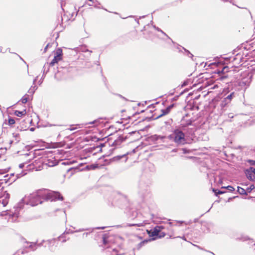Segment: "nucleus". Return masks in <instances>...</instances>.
<instances>
[{"mask_svg": "<svg viewBox=\"0 0 255 255\" xmlns=\"http://www.w3.org/2000/svg\"><path fill=\"white\" fill-rule=\"evenodd\" d=\"M63 200L62 196L58 192H51L46 190H39L28 195H26L16 204L11 211L12 216L17 218L23 212L25 205L31 206L41 204L43 201Z\"/></svg>", "mask_w": 255, "mask_h": 255, "instance_id": "f257e3e1", "label": "nucleus"}, {"mask_svg": "<svg viewBox=\"0 0 255 255\" xmlns=\"http://www.w3.org/2000/svg\"><path fill=\"white\" fill-rule=\"evenodd\" d=\"M169 138L178 144H183L186 142L185 134L179 129L174 130L173 132L169 136Z\"/></svg>", "mask_w": 255, "mask_h": 255, "instance_id": "f03ea898", "label": "nucleus"}, {"mask_svg": "<svg viewBox=\"0 0 255 255\" xmlns=\"http://www.w3.org/2000/svg\"><path fill=\"white\" fill-rule=\"evenodd\" d=\"M26 173H21L20 174H17L16 176L15 177L14 173H11L10 174V176L9 177L8 174H7L4 176V180L5 182H9L12 183L15 181L17 178H20L24 175H25Z\"/></svg>", "mask_w": 255, "mask_h": 255, "instance_id": "7ed1b4c3", "label": "nucleus"}, {"mask_svg": "<svg viewBox=\"0 0 255 255\" xmlns=\"http://www.w3.org/2000/svg\"><path fill=\"white\" fill-rule=\"evenodd\" d=\"M163 229V226H157L154 227L153 229L147 230L148 234L150 237H158L159 233Z\"/></svg>", "mask_w": 255, "mask_h": 255, "instance_id": "20e7f679", "label": "nucleus"}, {"mask_svg": "<svg viewBox=\"0 0 255 255\" xmlns=\"http://www.w3.org/2000/svg\"><path fill=\"white\" fill-rule=\"evenodd\" d=\"M246 175L247 178L253 181L255 179V168L252 167L247 169L245 171Z\"/></svg>", "mask_w": 255, "mask_h": 255, "instance_id": "39448f33", "label": "nucleus"}, {"mask_svg": "<svg viewBox=\"0 0 255 255\" xmlns=\"http://www.w3.org/2000/svg\"><path fill=\"white\" fill-rule=\"evenodd\" d=\"M62 58V51L60 49H58L55 53L54 58L49 63L50 66H53L55 63H57Z\"/></svg>", "mask_w": 255, "mask_h": 255, "instance_id": "423d86ee", "label": "nucleus"}, {"mask_svg": "<svg viewBox=\"0 0 255 255\" xmlns=\"http://www.w3.org/2000/svg\"><path fill=\"white\" fill-rule=\"evenodd\" d=\"M173 106H174V104H172V105L169 106L168 107H167L165 109L161 110V113L159 115H158L156 118L157 119L163 116L168 114L170 112L171 109L173 107Z\"/></svg>", "mask_w": 255, "mask_h": 255, "instance_id": "0eeeda50", "label": "nucleus"}, {"mask_svg": "<svg viewBox=\"0 0 255 255\" xmlns=\"http://www.w3.org/2000/svg\"><path fill=\"white\" fill-rule=\"evenodd\" d=\"M58 163V161L54 158L48 159L46 161V164L49 167H53Z\"/></svg>", "mask_w": 255, "mask_h": 255, "instance_id": "6e6552de", "label": "nucleus"}, {"mask_svg": "<svg viewBox=\"0 0 255 255\" xmlns=\"http://www.w3.org/2000/svg\"><path fill=\"white\" fill-rule=\"evenodd\" d=\"M44 242V241L43 240L42 242L40 243H30V245L29 246V248H30L32 251H34L36 250V248L35 247L37 245L38 247H41L43 245V243Z\"/></svg>", "mask_w": 255, "mask_h": 255, "instance_id": "1a4fd4ad", "label": "nucleus"}, {"mask_svg": "<svg viewBox=\"0 0 255 255\" xmlns=\"http://www.w3.org/2000/svg\"><path fill=\"white\" fill-rule=\"evenodd\" d=\"M192 123V121L190 119H189L186 121H185V119H183L181 121V126L182 128H185L188 126L191 125Z\"/></svg>", "mask_w": 255, "mask_h": 255, "instance_id": "9d476101", "label": "nucleus"}, {"mask_svg": "<svg viewBox=\"0 0 255 255\" xmlns=\"http://www.w3.org/2000/svg\"><path fill=\"white\" fill-rule=\"evenodd\" d=\"M126 138H124L123 136H120L118 138V139L114 141L113 145L115 146L119 145Z\"/></svg>", "mask_w": 255, "mask_h": 255, "instance_id": "9b49d317", "label": "nucleus"}, {"mask_svg": "<svg viewBox=\"0 0 255 255\" xmlns=\"http://www.w3.org/2000/svg\"><path fill=\"white\" fill-rule=\"evenodd\" d=\"M101 120H102V118L96 119L91 122L86 123L85 124V125H87L88 124H91V125H94V126H97L99 125L102 123Z\"/></svg>", "mask_w": 255, "mask_h": 255, "instance_id": "f8f14e48", "label": "nucleus"}, {"mask_svg": "<svg viewBox=\"0 0 255 255\" xmlns=\"http://www.w3.org/2000/svg\"><path fill=\"white\" fill-rule=\"evenodd\" d=\"M153 27L155 28V29H156V30H157L158 31H159L160 32H161L163 35H164L165 36H166L167 37V38L170 40L171 41V42L174 43V41L170 38V37L168 36V35H167L163 30H162L160 28H158V27H156L155 25H154L153 26Z\"/></svg>", "mask_w": 255, "mask_h": 255, "instance_id": "ddd939ff", "label": "nucleus"}, {"mask_svg": "<svg viewBox=\"0 0 255 255\" xmlns=\"http://www.w3.org/2000/svg\"><path fill=\"white\" fill-rule=\"evenodd\" d=\"M230 102H231L229 101V100H227V97H226L221 101V106L222 107H224Z\"/></svg>", "mask_w": 255, "mask_h": 255, "instance_id": "4468645a", "label": "nucleus"}, {"mask_svg": "<svg viewBox=\"0 0 255 255\" xmlns=\"http://www.w3.org/2000/svg\"><path fill=\"white\" fill-rule=\"evenodd\" d=\"M26 110H24L22 111H15L14 112V114L17 117H20L23 115H25L26 114Z\"/></svg>", "mask_w": 255, "mask_h": 255, "instance_id": "2eb2a0df", "label": "nucleus"}, {"mask_svg": "<svg viewBox=\"0 0 255 255\" xmlns=\"http://www.w3.org/2000/svg\"><path fill=\"white\" fill-rule=\"evenodd\" d=\"M238 192L241 195H248V193H247L246 190H245L244 188H241L239 186L238 187Z\"/></svg>", "mask_w": 255, "mask_h": 255, "instance_id": "dca6fc26", "label": "nucleus"}, {"mask_svg": "<svg viewBox=\"0 0 255 255\" xmlns=\"http://www.w3.org/2000/svg\"><path fill=\"white\" fill-rule=\"evenodd\" d=\"M147 242H148V240H146L141 242L140 243L138 244V245H137V249L138 250H139L142 247H143Z\"/></svg>", "mask_w": 255, "mask_h": 255, "instance_id": "f3484780", "label": "nucleus"}, {"mask_svg": "<svg viewBox=\"0 0 255 255\" xmlns=\"http://www.w3.org/2000/svg\"><path fill=\"white\" fill-rule=\"evenodd\" d=\"M46 67V65H44V66H43V74L42 75V76L41 79L39 81V83L40 84L42 83L43 79H44V77L45 76V71Z\"/></svg>", "mask_w": 255, "mask_h": 255, "instance_id": "a211bd4d", "label": "nucleus"}, {"mask_svg": "<svg viewBox=\"0 0 255 255\" xmlns=\"http://www.w3.org/2000/svg\"><path fill=\"white\" fill-rule=\"evenodd\" d=\"M213 191L215 193V195L216 196H217L218 195H220V194H222L225 193L224 191H220V190H216V189H213Z\"/></svg>", "mask_w": 255, "mask_h": 255, "instance_id": "6ab92c4d", "label": "nucleus"}, {"mask_svg": "<svg viewBox=\"0 0 255 255\" xmlns=\"http://www.w3.org/2000/svg\"><path fill=\"white\" fill-rule=\"evenodd\" d=\"M81 50L83 52H89V54H90L92 52V51H90V50H88L86 46L82 47L81 48Z\"/></svg>", "mask_w": 255, "mask_h": 255, "instance_id": "aec40b11", "label": "nucleus"}, {"mask_svg": "<svg viewBox=\"0 0 255 255\" xmlns=\"http://www.w3.org/2000/svg\"><path fill=\"white\" fill-rule=\"evenodd\" d=\"M36 89L37 87L36 86H34L33 87L31 86V87L28 91V93H29L30 94H33Z\"/></svg>", "mask_w": 255, "mask_h": 255, "instance_id": "412c9836", "label": "nucleus"}, {"mask_svg": "<svg viewBox=\"0 0 255 255\" xmlns=\"http://www.w3.org/2000/svg\"><path fill=\"white\" fill-rule=\"evenodd\" d=\"M235 96V93L234 92L231 93L229 95H228L227 97V100H229V101L231 102L233 98Z\"/></svg>", "mask_w": 255, "mask_h": 255, "instance_id": "4be33fe9", "label": "nucleus"}, {"mask_svg": "<svg viewBox=\"0 0 255 255\" xmlns=\"http://www.w3.org/2000/svg\"><path fill=\"white\" fill-rule=\"evenodd\" d=\"M255 188L254 185H251L250 187L248 188L246 190L247 193H250Z\"/></svg>", "mask_w": 255, "mask_h": 255, "instance_id": "5701e85b", "label": "nucleus"}, {"mask_svg": "<svg viewBox=\"0 0 255 255\" xmlns=\"http://www.w3.org/2000/svg\"><path fill=\"white\" fill-rule=\"evenodd\" d=\"M222 188H226L228 190H229L230 191H234L235 190V188L232 186H230V185H229L227 187H222Z\"/></svg>", "mask_w": 255, "mask_h": 255, "instance_id": "b1692460", "label": "nucleus"}, {"mask_svg": "<svg viewBox=\"0 0 255 255\" xmlns=\"http://www.w3.org/2000/svg\"><path fill=\"white\" fill-rule=\"evenodd\" d=\"M27 101H28V98H27V96H26V95H25V96H23V97L21 98V102H22L23 104H25V103H27Z\"/></svg>", "mask_w": 255, "mask_h": 255, "instance_id": "393cba45", "label": "nucleus"}, {"mask_svg": "<svg viewBox=\"0 0 255 255\" xmlns=\"http://www.w3.org/2000/svg\"><path fill=\"white\" fill-rule=\"evenodd\" d=\"M183 49L184 50V51L187 53V56L190 57V58H192V57H193V55L188 50H186V49H185L183 47Z\"/></svg>", "mask_w": 255, "mask_h": 255, "instance_id": "a878e982", "label": "nucleus"}, {"mask_svg": "<svg viewBox=\"0 0 255 255\" xmlns=\"http://www.w3.org/2000/svg\"><path fill=\"white\" fill-rule=\"evenodd\" d=\"M228 67H227V66H224L223 67V68L222 69V71H219L218 73H226V72H227L228 71Z\"/></svg>", "mask_w": 255, "mask_h": 255, "instance_id": "bb28decb", "label": "nucleus"}, {"mask_svg": "<svg viewBox=\"0 0 255 255\" xmlns=\"http://www.w3.org/2000/svg\"><path fill=\"white\" fill-rule=\"evenodd\" d=\"M126 154L121 155V156H117L113 158L114 160H119L121 159L122 157L125 156Z\"/></svg>", "mask_w": 255, "mask_h": 255, "instance_id": "cd10ccee", "label": "nucleus"}, {"mask_svg": "<svg viewBox=\"0 0 255 255\" xmlns=\"http://www.w3.org/2000/svg\"><path fill=\"white\" fill-rule=\"evenodd\" d=\"M15 123V120L11 118H9L8 119V124L9 125H13Z\"/></svg>", "mask_w": 255, "mask_h": 255, "instance_id": "c85d7f7f", "label": "nucleus"}, {"mask_svg": "<svg viewBox=\"0 0 255 255\" xmlns=\"http://www.w3.org/2000/svg\"><path fill=\"white\" fill-rule=\"evenodd\" d=\"M143 226V223H140L138 224H133L130 225V226H137V227H141Z\"/></svg>", "mask_w": 255, "mask_h": 255, "instance_id": "c756f323", "label": "nucleus"}, {"mask_svg": "<svg viewBox=\"0 0 255 255\" xmlns=\"http://www.w3.org/2000/svg\"><path fill=\"white\" fill-rule=\"evenodd\" d=\"M165 236V234L164 233L161 232L160 231V232L159 233L158 237L159 238H161L164 237Z\"/></svg>", "mask_w": 255, "mask_h": 255, "instance_id": "7c9ffc66", "label": "nucleus"}, {"mask_svg": "<svg viewBox=\"0 0 255 255\" xmlns=\"http://www.w3.org/2000/svg\"><path fill=\"white\" fill-rule=\"evenodd\" d=\"M45 65H46V67L45 68V75L47 73V72L49 71V64H45Z\"/></svg>", "mask_w": 255, "mask_h": 255, "instance_id": "2f4dec72", "label": "nucleus"}, {"mask_svg": "<svg viewBox=\"0 0 255 255\" xmlns=\"http://www.w3.org/2000/svg\"><path fill=\"white\" fill-rule=\"evenodd\" d=\"M87 230H88L87 229L80 228L77 230H76L75 232H83V231H87Z\"/></svg>", "mask_w": 255, "mask_h": 255, "instance_id": "473e14b6", "label": "nucleus"}, {"mask_svg": "<svg viewBox=\"0 0 255 255\" xmlns=\"http://www.w3.org/2000/svg\"><path fill=\"white\" fill-rule=\"evenodd\" d=\"M249 163H250V164L252 165H255V160H249Z\"/></svg>", "mask_w": 255, "mask_h": 255, "instance_id": "72a5a7b5", "label": "nucleus"}, {"mask_svg": "<svg viewBox=\"0 0 255 255\" xmlns=\"http://www.w3.org/2000/svg\"><path fill=\"white\" fill-rule=\"evenodd\" d=\"M182 151H183L184 153H189V151L187 149L182 148Z\"/></svg>", "mask_w": 255, "mask_h": 255, "instance_id": "f704fd0d", "label": "nucleus"}, {"mask_svg": "<svg viewBox=\"0 0 255 255\" xmlns=\"http://www.w3.org/2000/svg\"><path fill=\"white\" fill-rule=\"evenodd\" d=\"M24 164H24V163L20 164L19 165V167L20 168H22L24 166Z\"/></svg>", "mask_w": 255, "mask_h": 255, "instance_id": "c9c22d12", "label": "nucleus"}, {"mask_svg": "<svg viewBox=\"0 0 255 255\" xmlns=\"http://www.w3.org/2000/svg\"><path fill=\"white\" fill-rule=\"evenodd\" d=\"M37 78L38 77L37 76L36 77H35V78L33 80V84H35L37 80Z\"/></svg>", "mask_w": 255, "mask_h": 255, "instance_id": "e433bc0d", "label": "nucleus"}, {"mask_svg": "<svg viewBox=\"0 0 255 255\" xmlns=\"http://www.w3.org/2000/svg\"><path fill=\"white\" fill-rule=\"evenodd\" d=\"M103 243H104L105 245V244H107L106 239L105 237H104V238H103Z\"/></svg>", "mask_w": 255, "mask_h": 255, "instance_id": "4c0bfd02", "label": "nucleus"}, {"mask_svg": "<svg viewBox=\"0 0 255 255\" xmlns=\"http://www.w3.org/2000/svg\"><path fill=\"white\" fill-rule=\"evenodd\" d=\"M227 78V76H222L220 77V79L223 80H224V79L226 78Z\"/></svg>", "mask_w": 255, "mask_h": 255, "instance_id": "58836bf2", "label": "nucleus"}, {"mask_svg": "<svg viewBox=\"0 0 255 255\" xmlns=\"http://www.w3.org/2000/svg\"><path fill=\"white\" fill-rule=\"evenodd\" d=\"M241 60V57H236L235 58H234V60Z\"/></svg>", "mask_w": 255, "mask_h": 255, "instance_id": "ea45409f", "label": "nucleus"}, {"mask_svg": "<svg viewBox=\"0 0 255 255\" xmlns=\"http://www.w3.org/2000/svg\"><path fill=\"white\" fill-rule=\"evenodd\" d=\"M177 149L175 148V149H173L172 150V152H177Z\"/></svg>", "mask_w": 255, "mask_h": 255, "instance_id": "a19ab883", "label": "nucleus"}, {"mask_svg": "<svg viewBox=\"0 0 255 255\" xmlns=\"http://www.w3.org/2000/svg\"><path fill=\"white\" fill-rule=\"evenodd\" d=\"M105 228V227H98L97 229H104Z\"/></svg>", "mask_w": 255, "mask_h": 255, "instance_id": "79ce46f5", "label": "nucleus"}, {"mask_svg": "<svg viewBox=\"0 0 255 255\" xmlns=\"http://www.w3.org/2000/svg\"><path fill=\"white\" fill-rule=\"evenodd\" d=\"M68 129L70 130H73L75 129V128H68Z\"/></svg>", "mask_w": 255, "mask_h": 255, "instance_id": "37998d69", "label": "nucleus"}, {"mask_svg": "<svg viewBox=\"0 0 255 255\" xmlns=\"http://www.w3.org/2000/svg\"><path fill=\"white\" fill-rule=\"evenodd\" d=\"M206 252H207V251H206ZM208 252H209L210 253H211L212 254H213V255H215L213 252H210V251H208Z\"/></svg>", "mask_w": 255, "mask_h": 255, "instance_id": "c03bdc74", "label": "nucleus"}, {"mask_svg": "<svg viewBox=\"0 0 255 255\" xmlns=\"http://www.w3.org/2000/svg\"><path fill=\"white\" fill-rule=\"evenodd\" d=\"M213 87V89H215V87H218V86H217V85H215Z\"/></svg>", "mask_w": 255, "mask_h": 255, "instance_id": "a18cd8bd", "label": "nucleus"}, {"mask_svg": "<svg viewBox=\"0 0 255 255\" xmlns=\"http://www.w3.org/2000/svg\"><path fill=\"white\" fill-rule=\"evenodd\" d=\"M83 235H85V236H87L88 235V233H84Z\"/></svg>", "mask_w": 255, "mask_h": 255, "instance_id": "49530a36", "label": "nucleus"}, {"mask_svg": "<svg viewBox=\"0 0 255 255\" xmlns=\"http://www.w3.org/2000/svg\"><path fill=\"white\" fill-rule=\"evenodd\" d=\"M196 247H197L198 248H199V249H201V250H202V249L199 246H196Z\"/></svg>", "mask_w": 255, "mask_h": 255, "instance_id": "de8ad7c7", "label": "nucleus"}, {"mask_svg": "<svg viewBox=\"0 0 255 255\" xmlns=\"http://www.w3.org/2000/svg\"><path fill=\"white\" fill-rule=\"evenodd\" d=\"M181 238H182L183 240H185V241H186V239L185 238V237H181Z\"/></svg>", "mask_w": 255, "mask_h": 255, "instance_id": "09e8293b", "label": "nucleus"}, {"mask_svg": "<svg viewBox=\"0 0 255 255\" xmlns=\"http://www.w3.org/2000/svg\"><path fill=\"white\" fill-rule=\"evenodd\" d=\"M178 223H183V221H177Z\"/></svg>", "mask_w": 255, "mask_h": 255, "instance_id": "8fccbe9b", "label": "nucleus"}, {"mask_svg": "<svg viewBox=\"0 0 255 255\" xmlns=\"http://www.w3.org/2000/svg\"><path fill=\"white\" fill-rule=\"evenodd\" d=\"M63 214H64V215H66V214H65V211H63Z\"/></svg>", "mask_w": 255, "mask_h": 255, "instance_id": "3c124183", "label": "nucleus"}, {"mask_svg": "<svg viewBox=\"0 0 255 255\" xmlns=\"http://www.w3.org/2000/svg\"><path fill=\"white\" fill-rule=\"evenodd\" d=\"M20 58L21 60H22L23 61H24L23 59L21 57H20Z\"/></svg>", "mask_w": 255, "mask_h": 255, "instance_id": "603ef678", "label": "nucleus"}, {"mask_svg": "<svg viewBox=\"0 0 255 255\" xmlns=\"http://www.w3.org/2000/svg\"><path fill=\"white\" fill-rule=\"evenodd\" d=\"M33 130V128H31V130Z\"/></svg>", "mask_w": 255, "mask_h": 255, "instance_id": "864d4df0", "label": "nucleus"}, {"mask_svg": "<svg viewBox=\"0 0 255 255\" xmlns=\"http://www.w3.org/2000/svg\"><path fill=\"white\" fill-rule=\"evenodd\" d=\"M46 48H47V46L45 48V50H46Z\"/></svg>", "mask_w": 255, "mask_h": 255, "instance_id": "5fc2aeb1", "label": "nucleus"}, {"mask_svg": "<svg viewBox=\"0 0 255 255\" xmlns=\"http://www.w3.org/2000/svg\"><path fill=\"white\" fill-rule=\"evenodd\" d=\"M0 52H2V50L1 49L0 50Z\"/></svg>", "mask_w": 255, "mask_h": 255, "instance_id": "6e6d98bb", "label": "nucleus"}, {"mask_svg": "<svg viewBox=\"0 0 255 255\" xmlns=\"http://www.w3.org/2000/svg\"><path fill=\"white\" fill-rule=\"evenodd\" d=\"M254 246L255 247V244H254Z\"/></svg>", "mask_w": 255, "mask_h": 255, "instance_id": "4d7b16f0", "label": "nucleus"}]
</instances>
